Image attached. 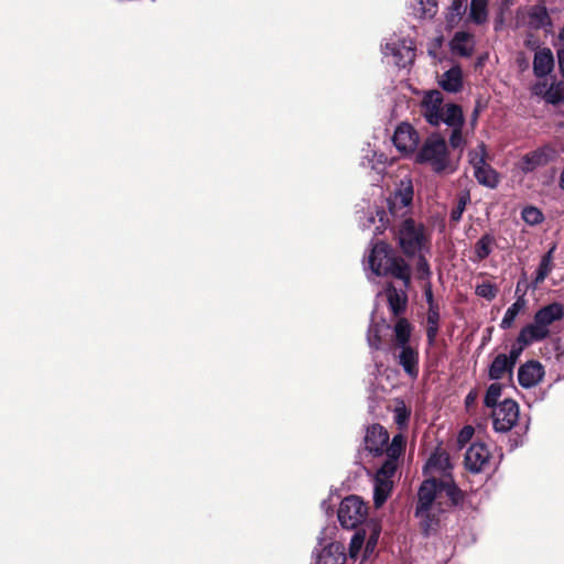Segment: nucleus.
Returning a JSON list of instances; mask_svg holds the SVG:
<instances>
[{"label":"nucleus","mask_w":564,"mask_h":564,"mask_svg":"<svg viewBox=\"0 0 564 564\" xmlns=\"http://www.w3.org/2000/svg\"><path fill=\"white\" fill-rule=\"evenodd\" d=\"M368 265L370 271L377 275H392L402 281V288L397 289L392 284H388L384 294L394 316H399L405 311L408 296L405 289L410 281V270L405 262L394 256L389 245L377 242L373 245L369 256Z\"/></svg>","instance_id":"1"},{"label":"nucleus","mask_w":564,"mask_h":564,"mask_svg":"<svg viewBox=\"0 0 564 564\" xmlns=\"http://www.w3.org/2000/svg\"><path fill=\"white\" fill-rule=\"evenodd\" d=\"M446 492V487L437 479H426L419 489V501L415 514L420 519L421 527L426 534L436 530L442 511L441 497Z\"/></svg>","instance_id":"2"},{"label":"nucleus","mask_w":564,"mask_h":564,"mask_svg":"<svg viewBox=\"0 0 564 564\" xmlns=\"http://www.w3.org/2000/svg\"><path fill=\"white\" fill-rule=\"evenodd\" d=\"M405 446V437L399 433L393 436L390 446L387 448V460L377 471L373 485V502L380 508L388 499L392 490V476L397 469V460L401 456Z\"/></svg>","instance_id":"3"},{"label":"nucleus","mask_w":564,"mask_h":564,"mask_svg":"<svg viewBox=\"0 0 564 564\" xmlns=\"http://www.w3.org/2000/svg\"><path fill=\"white\" fill-rule=\"evenodd\" d=\"M564 317V305L560 302H552L539 308L533 322L524 326L519 335L518 341L522 345H531L549 337L550 326Z\"/></svg>","instance_id":"4"},{"label":"nucleus","mask_w":564,"mask_h":564,"mask_svg":"<svg viewBox=\"0 0 564 564\" xmlns=\"http://www.w3.org/2000/svg\"><path fill=\"white\" fill-rule=\"evenodd\" d=\"M416 162L429 165L437 174H451L456 170L452 160L446 141L433 134L429 137L416 154Z\"/></svg>","instance_id":"5"},{"label":"nucleus","mask_w":564,"mask_h":564,"mask_svg":"<svg viewBox=\"0 0 564 564\" xmlns=\"http://www.w3.org/2000/svg\"><path fill=\"white\" fill-rule=\"evenodd\" d=\"M398 240L402 251L408 256H414L422 251L426 245L424 227L411 218H405L398 231Z\"/></svg>","instance_id":"6"},{"label":"nucleus","mask_w":564,"mask_h":564,"mask_svg":"<svg viewBox=\"0 0 564 564\" xmlns=\"http://www.w3.org/2000/svg\"><path fill=\"white\" fill-rule=\"evenodd\" d=\"M452 107H459L455 104H444L443 95L438 90L425 93L421 101V112L425 120L432 126L446 123Z\"/></svg>","instance_id":"7"},{"label":"nucleus","mask_w":564,"mask_h":564,"mask_svg":"<svg viewBox=\"0 0 564 564\" xmlns=\"http://www.w3.org/2000/svg\"><path fill=\"white\" fill-rule=\"evenodd\" d=\"M452 468L449 456L444 451H436L426 462L424 470L430 476V479L442 478L441 482L446 487V495L455 500L457 488L454 486L449 475Z\"/></svg>","instance_id":"8"},{"label":"nucleus","mask_w":564,"mask_h":564,"mask_svg":"<svg viewBox=\"0 0 564 564\" xmlns=\"http://www.w3.org/2000/svg\"><path fill=\"white\" fill-rule=\"evenodd\" d=\"M382 53L398 67H406L414 61L415 47L410 39L393 35L386 41Z\"/></svg>","instance_id":"9"},{"label":"nucleus","mask_w":564,"mask_h":564,"mask_svg":"<svg viewBox=\"0 0 564 564\" xmlns=\"http://www.w3.org/2000/svg\"><path fill=\"white\" fill-rule=\"evenodd\" d=\"M368 514L366 503L358 496H348L341 500L337 517L346 529H355L361 524Z\"/></svg>","instance_id":"10"},{"label":"nucleus","mask_w":564,"mask_h":564,"mask_svg":"<svg viewBox=\"0 0 564 564\" xmlns=\"http://www.w3.org/2000/svg\"><path fill=\"white\" fill-rule=\"evenodd\" d=\"M413 185L410 180L401 181L397 191L388 199L389 213L394 218H404L411 212Z\"/></svg>","instance_id":"11"},{"label":"nucleus","mask_w":564,"mask_h":564,"mask_svg":"<svg viewBox=\"0 0 564 564\" xmlns=\"http://www.w3.org/2000/svg\"><path fill=\"white\" fill-rule=\"evenodd\" d=\"M491 416L496 432H508L519 419V406L513 400L506 399L492 409Z\"/></svg>","instance_id":"12"},{"label":"nucleus","mask_w":564,"mask_h":564,"mask_svg":"<svg viewBox=\"0 0 564 564\" xmlns=\"http://www.w3.org/2000/svg\"><path fill=\"white\" fill-rule=\"evenodd\" d=\"M555 158L556 150L550 145H544L524 154L518 166L523 173H531L539 167L547 165Z\"/></svg>","instance_id":"13"},{"label":"nucleus","mask_w":564,"mask_h":564,"mask_svg":"<svg viewBox=\"0 0 564 564\" xmlns=\"http://www.w3.org/2000/svg\"><path fill=\"white\" fill-rule=\"evenodd\" d=\"M531 93L550 105H558L564 101V80L547 83V78L539 79L531 87Z\"/></svg>","instance_id":"14"},{"label":"nucleus","mask_w":564,"mask_h":564,"mask_svg":"<svg viewBox=\"0 0 564 564\" xmlns=\"http://www.w3.org/2000/svg\"><path fill=\"white\" fill-rule=\"evenodd\" d=\"M490 456V452L484 443L475 442L465 453V467L470 473L478 474L488 465Z\"/></svg>","instance_id":"15"},{"label":"nucleus","mask_w":564,"mask_h":564,"mask_svg":"<svg viewBox=\"0 0 564 564\" xmlns=\"http://www.w3.org/2000/svg\"><path fill=\"white\" fill-rule=\"evenodd\" d=\"M389 435L388 432L379 424L369 426L365 435V448L370 454L378 456L387 453Z\"/></svg>","instance_id":"16"},{"label":"nucleus","mask_w":564,"mask_h":564,"mask_svg":"<svg viewBox=\"0 0 564 564\" xmlns=\"http://www.w3.org/2000/svg\"><path fill=\"white\" fill-rule=\"evenodd\" d=\"M392 141L401 153L409 154L416 149L419 135L411 124L403 122L397 127Z\"/></svg>","instance_id":"17"},{"label":"nucleus","mask_w":564,"mask_h":564,"mask_svg":"<svg viewBox=\"0 0 564 564\" xmlns=\"http://www.w3.org/2000/svg\"><path fill=\"white\" fill-rule=\"evenodd\" d=\"M394 357L399 365L403 368L404 372L412 379L419 376V352L411 346L394 348Z\"/></svg>","instance_id":"18"},{"label":"nucleus","mask_w":564,"mask_h":564,"mask_svg":"<svg viewBox=\"0 0 564 564\" xmlns=\"http://www.w3.org/2000/svg\"><path fill=\"white\" fill-rule=\"evenodd\" d=\"M544 376L543 366L538 361H528L518 370V381L523 388L536 386Z\"/></svg>","instance_id":"19"},{"label":"nucleus","mask_w":564,"mask_h":564,"mask_svg":"<svg viewBox=\"0 0 564 564\" xmlns=\"http://www.w3.org/2000/svg\"><path fill=\"white\" fill-rule=\"evenodd\" d=\"M445 124L453 129L452 134L449 137V143L452 148H462L464 145V138L462 134V128L464 126V116L460 107L451 108Z\"/></svg>","instance_id":"20"},{"label":"nucleus","mask_w":564,"mask_h":564,"mask_svg":"<svg viewBox=\"0 0 564 564\" xmlns=\"http://www.w3.org/2000/svg\"><path fill=\"white\" fill-rule=\"evenodd\" d=\"M554 68V56L550 48L544 47L535 52L533 58V73L538 78L544 79Z\"/></svg>","instance_id":"21"},{"label":"nucleus","mask_w":564,"mask_h":564,"mask_svg":"<svg viewBox=\"0 0 564 564\" xmlns=\"http://www.w3.org/2000/svg\"><path fill=\"white\" fill-rule=\"evenodd\" d=\"M409 14L419 20H432L437 11L438 4L436 0H410Z\"/></svg>","instance_id":"22"},{"label":"nucleus","mask_w":564,"mask_h":564,"mask_svg":"<svg viewBox=\"0 0 564 564\" xmlns=\"http://www.w3.org/2000/svg\"><path fill=\"white\" fill-rule=\"evenodd\" d=\"M449 45L454 54L468 57L474 52V35L465 31L456 32L453 39L451 40Z\"/></svg>","instance_id":"23"},{"label":"nucleus","mask_w":564,"mask_h":564,"mask_svg":"<svg viewBox=\"0 0 564 564\" xmlns=\"http://www.w3.org/2000/svg\"><path fill=\"white\" fill-rule=\"evenodd\" d=\"M440 86L447 93H458L463 88V72L459 66L446 70L438 80Z\"/></svg>","instance_id":"24"},{"label":"nucleus","mask_w":564,"mask_h":564,"mask_svg":"<svg viewBox=\"0 0 564 564\" xmlns=\"http://www.w3.org/2000/svg\"><path fill=\"white\" fill-rule=\"evenodd\" d=\"M513 367L506 354H499L489 367V378L491 380L502 379L506 375L512 373Z\"/></svg>","instance_id":"25"},{"label":"nucleus","mask_w":564,"mask_h":564,"mask_svg":"<svg viewBox=\"0 0 564 564\" xmlns=\"http://www.w3.org/2000/svg\"><path fill=\"white\" fill-rule=\"evenodd\" d=\"M555 250V246H553L542 258L539 263V267L535 271L534 280L531 283L532 289H536L552 272L554 268L553 263V252Z\"/></svg>","instance_id":"26"},{"label":"nucleus","mask_w":564,"mask_h":564,"mask_svg":"<svg viewBox=\"0 0 564 564\" xmlns=\"http://www.w3.org/2000/svg\"><path fill=\"white\" fill-rule=\"evenodd\" d=\"M315 564H345V555L339 544L330 543L317 555Z\"/></svg>","instance_id":"27"},{"label":"nucleus","mask_w":564,"mask_h":564,"mask_svg":"<svg viewBox=\"0 0 564 564\" xmlns=\"http://www.w3.org/2000/svg\"><path fill=\"white\" fill-rule=\"evenodd\" d=\"M388 223L389 220L387 218L386 212L382 209H377L375 213L370 212L366 216L365 220L360 223V226L362 227V229H371V227L373 226V234L380 235L387 228Z\"/></svg>","instance_id":"28"},{"label":"nucleus","mask_w":564,"mask_h":564,"mask_svg":"<svg viewBox=\"0 0 564 564\" xmlns=\"http://www.w3.org/2000/svg\"><path fill=\"white\" fill-rule=\"evenodd\" d=\"M467 10V0H454L445 15L446 25L453 29L458 25Z\"/></svg>","instance_id":"29"},{"label":"nucleus","mask_w":564,"mask_h":564,"mask_svg":"<svg viewBox=\"0 0 564 564\" xmlns=\"http://www.w3.org/2000/svg\"><path fill=\"white\" fill-rule=\"evenodd\" d=\"M525 306H527V300H525L524 295L521 294L517 297L514 303L511 306H509L508 310L506 311V313L501 319L500 327L502 329L510 328L513 325L519 313L521 311H523L525 308Z\"/></svg>","instance_id":"30"},{"label":"nucleus","mask_w":564,"mask_h":564,"mask_svg":"<svg viewBox=\"0 0 564 564\" xmlns=\"http://www.w3.org/2000/svg\"><path fill=\"white\" fill-rule=\"evenodd\" d=\"M394 348L410 346L409 340L412 332L410 323L405 318H399L393 327Z\"/></svg>","instance_id":"31"},{"label":"nucleus","mask_w":564,"mask_h":564,"mask_svg":"<svg viewBox=\"0 0 564 564\" xmlns=\"http://www.w3.org/2000/svg\"><path fill=\"white\" fill-rule=\"evenodd\" d=\"M474 175L480 184L490 188H495L499 183L497 172L487 163L476 169Z\"/></svg>","instance_id":"32"},{"label":"nucleus","mask_w":564,"mask_h":564,"mask_svg":"<svg viewBox=\"0 0 564 564\" xmlns=\"http://www.w3.org/2000/svg\"><path fill=\"white\" fill-rule=\"evenodd\" d=\"M388 328H389V325L384 321H382L381 323H378V322H376V318L372 315L371 324H370V327H369L368 334H367V340L371 348H373V349L380 348L381 343H382L381 333Z\"/></svg>","instance_id":"33"},{"label":"nucleus","mask_w":564,"mask_h":564,"mask_svg":"<svg viewBox=\"0 0 564 564\" xmlns=\"http://www.w3.org/2000/svg\"><path fill=\"white\" fill-rule=\"evenodd\" d=\"M487 0H471L468 20L476 24H482L487 21Z\"/></svg>","instance_id":"34"},{"label":"nucleus","mask_w":564,"mask_h":564,"mask_svg":"<svg viewBox=\"0 0 564 564\" xmlns=\"http://www.w3.org/2000/svg\"><path fill=\"white\" fill-rule=\"evenodd\" d=\"M393 420L400 430L408 426L411 410L405 405L403 400L397 399L393 406Z\"/></svg>","instance_id":"35"},{"label":"nucleus","mask_w":564,"mask_h":564,"mask_svg":"<svg viewBox=\"0 0 564 564\" xmlns=\"http://www.w3.org/2000/svg\"><path fill=\"white\" fill-rule=\"evenodd\" d=\"M528 19L529 24L534 29L543 28L550 23L547 11L544 7L541 6L531 8Z\"/></svg>","instance_id":"36"},{"label":"nucleus","mask_w":564,"mask_h":564,"mask_svg":"<svg viewBox=\"0 0 564 564\" xmlns=\"http://www.w3.org/2000/svg\"><path fill=\"white\" fill-rule=\"evenodd\" d=\"M495 237L490 234L484 235L475 246V256L478 260L486 259L492 251Z\"/></svg>","instance_id":"37"},{"label":"nucleus","mask_w":564,"mask_h":564,"mask_svg":"<svg viewBox=\"0 0 564 564\" xmlns=\"http://www.w3.org/2000/svg\"><path fill=\"white\" fill-rule=\"evenodd\" d=\"M502 392V384L500 383H491L485 394V405L488 408H496L499 403V399Z\"/></svg>","instance_id":"38"},{"label":"nucleus","mask_w":564,"mask_h":564,"mask_svg":"<svg viewBox=\"0 0 564 564\" xmlns=\"http://www.w3.org/2000/svg\"><path fill=\"white\" fill-rule=\"evenodd\" d=\"M365 539H366V533L365 531H357L352 538H351V541H350V545H349V555L351 558H357L361 549H362V545L365 543Z\"/></svg>","instance_id":"39"},{"label":"nucleus","mask_w":564,"mask_h":564,"mask_svg":"<svg viewBox=\"0 0 564 564\" xmlns=\"http://www.w3.org/2000/svg\"><path fill=\"white\" fill-rule=\"evenodd\" d=\"M469 156V163L473 166L474 171L478 169L479 166L484 165L486 163V149L485 145L481 143L476 149L471 150L468 154Z\"/></svg>","instance_id":"40"},{"label":"nucleus","mask_w":564,"mask_h":564,"mask_svg":"<svg viewBox=\"0 0 564 564\" xmlns=\"http://www.w3.org/2000/svg\"><path fill=\"white\" fill-rule=\"evenodd\" d=\"M522 219L528 225H538L543 220V214L536 207L528 206L522 210Z\"/></svg>","instance_id":"41"},{"label":"nucleus","mask_w":564,"mask_h":564,"mask_svg":"<svg viewBox=\"0 0 564 564\" xmlns=\"http://www.w3.org/2000/svg\"><path fill=\"white\" fill-rule=\"evenodd\" d=\"M497 292L496 285L490 282H482L475 289V293L487 301L494 300L497 296Z\"/></svg>","instance_id":"42"},{"label":"nucleus","mask_w":564,"mask_h":564,"mask_svg":"<svg viewBox=\"0 0 564 564\" xmlns=\"http://www.w3.org/2000/svg\"><path fill=\"white\" fill-rule=\"evenodd\" d=\"M379 533H380L379 530L376 527H373L372 528V532H371L370 536L367 540V543H366V546H365V551H364L362 560L368 558L373 553V551H375V549L377 546V543H378Z\"/></svg>","instance_id":"43"},{"label":"nucleus","mask_w":564,"mask_h":564,"mask_svg":"<svg viewBox=\"0 0 564 564\" xmlns=\"http://www.w3.org/2000/svg\"><path fill=\"white\" fill-rule=\"evenodd\" d=\"M467 202H468V196L467 195H462L458 198L456 207L451 213V220L452 221H456L457 223V221L460 220V218L463 216V213H464V210L466 208Z\"/></svg>","instance_id":"44"},{"label":"nucleus","mask_w":564,"mask_h":564,"mask_svg":"<svg viewBox=\"0 0 564 564\" xmlns=\"http://www.w3.org/2000/svg\"><path fill=\"white\" fill-rule=\"evenodd\" d=\"M440 312L437 305H431L427 312V325H438Z\"/></svg>","instance_id":"45"},{"label":"nucleus","mask_w":564,"mask_h":564,"mask_svg":"<svg viewBox=\"0 0 564 564\" xmlns=\"http://www.w3.org/2000/svg\"><path fill=\"white\" fill-rule=\"evenodd\" d=\"M518 345L519 346H513L511 349H510V352L509 355H507V357L509 358L510 361H512V365L516 366L517 364V360L518 358L520 357L522 350L524 347H527L528 345H522L520 344L518 340H517Z\"/></svg>","instance_id":"46"},{"label":"nucleus","mask_w":564,"mask_h":564,"mask_svg":"<svg viewBox=\"0 0 564 564\" xmlns=\"http://www.w3.org/2000/svg\"><path fill=\"white\" fill-rule=\"evenodd\" d=\"M474 435V429L471 426H465L462 429L458 435V443L465 444L467 443Z\"/></svg>","instance_id":"47"},{"label":"nucleus","mask_w":564,"mask_h":564,"mask_svg":"<svg viewBox=\"0 0 564 564\" xmlns=\"http://www.w3.org/2000/svg\"><path fill=\"white\" fill-rule=\"evenodd\" d=\"M417 271L421 278H429L431 272L429 268V263L424 258H420L417 262Z\"/></svg>","instance_id":"48"},{"label":"nucleus","mask_w":564,"mask_h":564,"mask_svg":"<svg viewBox=\"0 0 564 564\" xmlns=\"http://www.w3.org/2000/svg\"><path fill=\"white\" fill-rule=\"evenodd\" d=\"M437 333H438V325H427L426 336H427L430 344H433L435 341Z\"/></svg>","instance_id":"49"},{"label":"nucleus","mask_w":564,"mask_h":564,"mask_svg":"<svg viewBox=\"0 0 564 564\" xmlns=\"http://www.w3.org/2000/svg\"><path fill=\"white\" fill-rule=\"evenodd\" d=\"M556 54H564V26L562 28L557 41L555 43Z\"/></svg>","instance_id":"50"},{"label":"nucleus","mask_w":564,"mask_h":564,"mask_svg":"<svg viewBox=\"0 0 564 564\" xmlns=\"http://www.w3.org/2000/svg\"><path fill=\"white\" fill-rule=\"evenodd\" d=\"M424 293H425L426 301L429 303V307H431V305H435V303L433 301L432 289H431L430 285L427 288H425V292Z\"/></svg>","instance_id":"51"},{"label":"nucleus","mask_w":564,"mask_h":564,"mask_svg":"<svg viewBox=\"0 0 564 564\" xmlns=\"http://www.w3.org/2000/svg\"><path fill=\"white\" fill-rule=\"evenodd\" d=\"M477 399V393L474 391H470L465 399V403L467 406L471 405Z\"/></svg>","instance_id":"52"},{"label":"nucleus","mask_w":564,"mask_h":564,"mask_svg":"<svg viewBox=\"0 0 564 564\" xmlns=\"http://www.w3.org/2000/svg\"><path fill=\"white\" fill-rule=\"evenodd\" d=\"M557 55V59H558V67H560V72L564 78V54H556Z\"/></svg>","instance_id":"53"},{"label":"nucleus","mask_w":564,"mask_h":564,"mask_svg":"<svg viewBox=\"0 0 564 564\" xmlns=\"http://www.w3.org/2000/svg\"><path fill=\"white\" fill-rule=\"evenodd\" d=\"M560 187L564 191V169L562 170L560 175Z\"/></svg>","instance_id":"54"}]
</instances>
